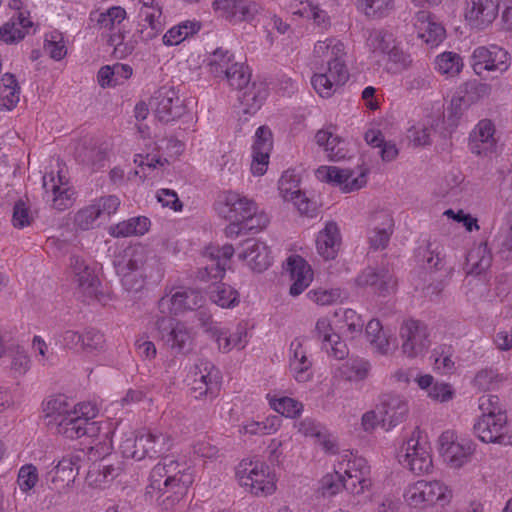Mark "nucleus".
Wrapping results in <instances>:
<instances>
[{
	"label": "nucleus",
	"instance_id": "obj_25",
	"mask_svg": "<svg viewBox=\"0 0 512 512\" xmlns=\"http://www.w3.org/2000/svg\"><path fill=\"white\" fill-rule=\"evenodd\" d=\"M492 263V254L487 242L480 243L471 249L466 256V272L470 275H480L485 272Z\"/></svg>",
	"mask_w": 512,
	"mask_h": 512
},
{
	"label": "nucleus",
	"instance_id": "obj_5",
	"mask_svg": "<svg viewBox=\"0 0 512 512\" xmlns=\"http://www.w3.org/2000/svg\"><path fill=\"white\" fill-rule=\"evenodd\" d=\"M236 476L240 485L256 496L272 494L276 489L274 476L263 463L243 460L236 469Z\"/></svg>",
	"mask_w": 512,
	"mask_h": 512
},
{
	"label": "nucleus",
	"instance_id": "obj_57",
	"mask_svg": "<svg viewBox=\"0 0 512 512\" xmlns=\"http://www.w3.org/2000/svg\"><path fill=\"white\" fill-rule=\"evenodd\" d=\"M125 17V9L120 6H114L100 13L97 23L101 28L112 29L116 24H120Z\"/></svg>",
	"mask_w": 512,
	"mask_h": 512
},
{
	"label": "nucleus",
	"instance_id": "obj_23",
	"mask_svg": "<svg viewBox=\"0 0 512 512\" xmlns=\"http://www.w3.org/2000/svg\"><path fill=\"white\" fill-rule=\"evenodd\" d=\"M369 474L370 467L368 466L366 459L362 457H355L353 460L348 461L345 475L351 483L352 481H355V484L357 485L356 494H362L371 487L372 481L368 477Z\"/></svg>",
	"mask_w": 512,
	"mask_h": 512
},
{
	"label": "nucleus",
	"instance_id": "obj_42",
	"mask_svg": "<svg viewBox=\"0 0 512 512\" xmlns=\"http://www.w3.org/2000/svg\"><path fill=\"white\" fill-rule=\"evenodd\" d=\"M422 262L426 268L439 270L444 265L443 248L436 242H428L427 246L419 251Z\"/></svg>",
	"mask_w": 512,
	"mask_h": 512
},
{
	"label": "nucleus",
	"instance_id": "obj_13",
	"mask_svg": "<svg viewBox=\"0 0 512 512\" xmlns=\"http://www.w3.org/2000/svg\"><path fill=\"white\" fill-rule=\"evenodd\" d=\"M377 409L378 413L381 415L382 426L386 430L403 423L409 412L407 401L403 397L395 394L382 395Z\"/></svg>",
	"mask_w": 512,
	"mask_h": 512
},
{
	"label": "nucleus",
	"instance_id": "obj_35",
	"mask_svg": "<svg viewBox=\"0 0 512 512\" xmlns=\"http://www.w3.org/2000/svg\"><path fill=\"white\" fill-rule=\"evenodd\" d=\"M201 28L200 22L185 21L169 29L162 38L166 46H173L180 44L188 36L197 33Z\"/></svg>",
	"mask_w": 512,
	"mask_h": 512
},
{
	"label": "nucleus",
	"instance_id": "obj_56",
	"mask_svg": "<svg viewBox=\"0 0 512 512\" xmlns=\"http://www.w3.org/2000/svg\"><path fill=\"white\" fill-rule=\"evenodd\" d=\"M93 206L101 219L109 218L118 210L120 199L115 195L102 196L93 202Z\"/></svg>",
	"mask_w": 512,
	"mask_h": 512
},
{
	"label": "nucleus",
	"instance_id": "obj_22",
	"mask_svg": "<svg viewBox=\"0 0 512 512\" xmlns=\"http://www.w3.org/2000/svg\"><path fill=\"white\" fill-rule=\"evenodd\" d=\"M317 251L325 260L334 259L341 245L340 230L336 222L329 221L316 239Z\"/></svg>",
	"mask_w": 512,
	"mask_h": 512
},
{
	"label": "nucleus",
	"instance_id": "obj_29",
	"mask_svg": "<svg viewBox=\"0 0 512 512\" xmlns=\"http://www.w3.org/2000/svg\"><path fill=\"white\" fill-rule=\"evenodd\" d=\"M43 412L45 419H47V425L56 427L59 425V422L72 412V407L68 403L66 396L58 395L47 400Z\"/></svg>",
	"mask_w": 512,
	"mask_h": 512
},
{
	"label": "nucleus",
	"instance_id": "obj_61",
	"mask_svg": "<svg viewBox=\"0 0 512 512\" xmlns=\"http://www.w3.org/2000/svg\"><path fill=\"white\" fill-rule=\"evenodd\" d=\"M479 409L482 411V416L506 414L499 397L491 394L479 398Z\"/></svg>",
	"mask_w": 512,
	"mask_h": 512
},
{
	"label": "nucleus",
	"instance_id": "obj_37",
	"mask_svg": "<svg viewBox=\"0 0 512 512\" xmlns=\"http://www.w3.org/2000/svg\"><path fill=\"white\" fill-rule=\"evenodd\" d=\"M209 297L218 306L228 308L238 303L239 293L224 283H215L209 288Z\"/></svg>",
	"mask_w": 512,
	"mask_h": 512
},
{
	"label": "nucleus",
	"instance_id": "obj_51",
	"mask_svg": "<svg viewBox=\"0 0 512 512\" xmlns=\"http://www.w3.org/2000/svg\"><path fill=\"white\" fill-rule=\"evenodd\" d=\"M358 8L369 17H382L392 8V0H357Z\"/></svg>",
	"mask_w": 512,
	"mask_h": 512
},
{
	"label": "nucleus",
	"instance_id": "obj_60",
	"mask_svg": "<svg viewBox=\"0 0 512 512\" xmlns=\"http://www.w3.org/2000/svg\"><path fill=\"white\" fill-rule=\"evenodd\" d=\"M101 219L93 206V204L79 210L74 217L75 225L81 230H89L93 228L94 222Z\"/></svg>",
	"mask_w": 512,
	"mask_h": 512
},
{
	"label": "nucleus",
	"instance_id": "obj_63",
	"mask_svg": "<svg viewBox=\"0 0 512 512\" xmlns=\"http://www.w3.org/2000/svg\"><path fill=\"white\" fill-rule=\"evenodd\" d=\"M38 481L37 468L33 465H25L20 468L17 482L22 491L31 490Z\"/></svg>",
	"mask_w": 512,
	"mask_h": 512
},
{
	"label": "nucleus",
	"instance_id": "obj_36",
	"mask_svg": "<svg viewBox=\"0 0 512 512\" xmlns=\"http://www.w3.org/2000/svg\"><path fill=\"white\" fill-rule=\"evenodd\" d=\"M491 92L490 85L480 83L477 81H468L460 89V100L463 101L464 107L468 108L470 105L488 97Z\"/></svg>",
	"mask_w": 512,
	"mask_h": 512
},
{
	"label": "nucleus",
	"instance_id": "obj_49",
	"mask_svg": "<svg viewBox=\"0 0 512 512\" xmlns=\"http://www.w3.org/2000/svg\"><path fill=\"white\" fill-rule=\"evenodd\" d=\"M145 436L149 438L147 457L156 458L170 449V439L166 434L160 432H149Z\"/></svg>",
	"mask_w": 512,
	"mask_h": 512
},
{
	"label": "nucleus",
	"instance_id": "obj_16",
	"mask_svg": "<svg viewBox=\"0 0 512 512\" xmlns=\"http://www.w3.org/2000/svg\"><path fill=\"white\" fill-rule=\"evenodd\" d=\"M498 11V0H466L465 18L477 29H484L492 24Z\"/></svg>",
	"mask_w": 512,
	"mask_h": 512
},
{
	"label": "nucleus",
	"instance_id": "obj_4",
	"mask_svg": "<svg viewBox=\"0 0 512 512\" xmlns=\"http://www.w3.org/2000/svg\"><path fill=\"white\" fill-rule=\"evenodd\" d=\"M451 497V490L444 483L437 480H419L410 484L404 492L405 501L414 508L436 503L444 506L450 501Z\"/></svg>",
	"mask_w": 512,
	"mask_h": 512
},
{
	"label": "nucleus",
	"instance_id": "obj_64",
	"mask_svg": "<svg viewBox=\"0 0 512 512\" xmlns=\"http://www.w3.org/2000/svg\"><path fill=\"white\" fill-rule=\"evenodd\" d=\"M340 291L338 289H315L307 293V297L318 305H330L340 298Z\"/></svg>",
	"mask_w": 512,
	"mask_h": 512
},
{
	"label": "nucleus",
	"instance_id": "obj_7",
	"mask_svg": "<svg viewBox=\"0 0 512 512\" xmlns=\"http://www.w3.org/2000/svg\"><path fill=\"white\" fill-rule=\"evenodd\" d=\"M155 117L161 122H171L185 113V105L174 87L159 88L149 101Z\"/></svg>",
	"mask_w": 512,
	"mask_h": 512
},
{
	"label": "nucleus",
	"instance_id": "obj_58",
	"mask_svg": "<svg viewBox=\"0 0 512 512\" xmlns=\"http://www.w3.org/2000/svg\"><path fill=\"white\" fill-rule=\"evenodd\" d=\"M272 132L267 126H260L255 133V142L252 146L253 152L266 156L272 150Z\"/></svg>",
	"mask_w": 512,
	"mask_h": 512
},
{
	"label": "nucleus",
	"instance_id": "obj_2",
	"mask_svg": "<svg viewBox=\"0 0 512 512\" xmlns=\"http://www.w3.org/2000/svg\"><path fill=\"white\" fill-rule=\"evenodd\" d=\"M223 76L232 88L240 92L238 99L245 114H253L260 109L268 95V89L265 83L250 82L251 73L248 66L234 62L225 70Z\"/></svg>",
	"mask_w": 512,
	"mask_h": 512
},
{
	"label": "nucleus",
	"instance_id": "obj_59",
	"mask_svg": "<svg viewBox=\"0 0 512 512\" xmlns=\"http://www.w3.org/2000/svg\"><path fill=\"white\" fill-rule=\"evenodd\" d=\"M82 338V350L86 352L101 350L105 343L104 335L95 328L86 329Z\"/></svg>",
	"mask_w": 512,
	"mask_h": 512
},
{
	"label": "nucleus",
	"instance_id": "obj_46",
	"mask_svg": "<svg viewBox=\"0 0 512 512\" xmlns=\"http://www.w3.org/2000/svg\"><path fill=\"white\" fill-rule=\"evenodd\" d=\"M314 54L324 62L338 55H344V45L334 38L318 41L314 46Z\"/></svg>",
	"mask_w": 512,
	"mask_h": 512
},
{
	"label": "nucleus",
	"instance_id": "obj_3",
	"mask_svg": "<svg viewBox=\"0 0 512 512\" xmlns=\"http://www.w3.org/2000/svg\"><path fill=\"white\" fill-rule=\"evenodd\" d=\"M155 259H147L146 250L142 246L128 247L116 256L114 267L118 275L128 272H145V276L154 282L161 280L163 272Z\"/></svg>",
	"mask_w": 512,
	"mask_h": 512
},
{
	"label": "nucleus",
	"instance_id": "obj_9",
	"mask_svg": "<svg viewBox=\"0 0 512 512\" xmlns=\"http://www.w3.org/2000/svg\"><path fill=\"white\" fill-rule=\"evenodd\" d=\"M473 430L484 443L511 444L506 414L481 416L474 424Z\"/></svg>",
	"mask_w": 512,
	"mask_h": 512
},
{
	"label": "nucleus",
	"instance_id": "obj_18",
	"mask_svg": "<svg viewBox=\"0 0 512 512\" xmlns=\"http://www.w3.org/2000/svg\"><path fill=\"white\" fill-rule=\"evenodd\" d=\"M495 125L490 119H482L469 135L470 151L478 156L492 152L497 143Z\"/></svg>",
	"mask_w": 512,
	"mask_h": 512
},
{
	"label": "nucleus",
	"instance_id": "obj_21",
	"mask_svg": "<svg viewBox=\"0 0 512 512\" xmlns=\"http://www.w3.org/2000/svg\"><path fill=\"white\" fill-rule=\"evenodd\" d=\"M402 458L399 460L400 463L415 474L427 473L432 468L431 456L414 437L407 441L406 453Z\"/></svg>",
	"mask_w": 512,
	"mask_h": 512
},
{
	"label": "nucleus",
	"instance_id": "obj_17",
	"mask_svg": "<svg viewBox=\"0 0 512 512\" xmlns=\"http://www.w3.org/2000/svg\"><path fill=\"white\" fill-rule=\"evenodd\" d=\"M84 460L85 455L83 451H77L63 456L55 468L48 473V477H50V481L54 485L53 488L58 489L64 486V483L68 485L74 482L79 473L81 463Z\"/></svg>",
	"mask_w": 512,
	"mask_h": 512
},
{
	"label": "nucleus",
	"instance_id": "obj_27",
	"mask_svg": "<svg viewBox=\"0 0 512 512\" xmlns=\"http://www.w3.org/2000/svg\"><path fill=\"white\" fill-rule=\"evenodd\" d=\"M31 26L32 22L22 12H18L16 17H12L0 28V38L7 44L16 43L25 37L26 29Z\"/></svg>",
	"mask_w": 512,
	"mask_h": 512
},
{
	"label": "nucleus",
	"instance_id": "obj_54",
	"mask_svg": "<svg viewBox=\"0 0 512 512\" xmlns=\"http://www.w3.org/2000/svg\"><path fill=\"white\" fill-rule=\"evenodd\" d=\"M204 366L203 371L199 370V382L204 385V390L200 391V396L213 393L218 389V371L210 363H202Z\"/></svg>",
	"mask_w": 512,
	"mask_h": 512
},
{
	"label": "nucleus",
	"instance_id": "obj_43",
	"mask_svg": "<svg viewBox=\"0 0 512 512\" xmlns=\"http://www.w3.org/2000/svg\"><path fill=\"white\" fill-rule=\"evenodd\" d=\"M120 464V461L116 457H112L106 450V455L102 457L97 465V472L101 479L96 478L95 481L100 484L112 481L121 471Z\"/></svg>",
	"mask_w": 512,
	"mask_h": 512
},
{
	"label": "nucleus",
	"instance_id": "obj_48",
	"mask_svg": "<svg viewBox=\"0 0 512 512\" xmlns=\"http://www.w3.org/2000/svg\"><path fill=\"white\" fill-rule=\"evenodd\" d=\"M83 429L81 437H88L92 439H101L103 438L104 445L101 447L103 450L109 451L111 448V441L109 440V435L111 433L108 426L105 427V431H102V425L100 422L87 420L84 418Z\"/></svg>",
	"mask_w": 512,
	"mask_h": 512
},
{
	"label": "nucleus",
	"instance_id": "obj_32",
	"mask_svg": "<svg viewBox=\"0 0 512 512\" xmlns=\"http://www.w3.org/2000/svg\"><path fill=\"white\" fill-rule=\"evenodd\" d=\"M20 87L15 76L11 73L3 75L0 81V107L8 110L19 102Z\"/></svg>",
	"mask_w": 512,
	"mask_h": 512
},
{
	"label": "nucleus",
	"instance_id": "obj_8",
	"mask_svg": "<svg viewBox=\"0 0 512 512\" xmlns=\"http://www.w3.org/2000/svg\"><path fill=\"white\" fill-rule=\"evenodd\" d=\"M159 337L175 354L187 353L191 349L192 338L187 327L171 317H161L156 321Z\"/></svg>",
	"mask_w": 512,
	"mask_h": 512
},
{
	"label": "nucleus",
	"instance_id": "obj_14",
	"mask_svg": "<svg viewBox=\"0 0 512 512\" xmlns=\"http://www.w3.org/2000/svg\"><path fill=\"white\" fill-rule=\"evenodd\" d=\"M204 297L202 294L192 288L177 290L170 297L165 296L159 300V309L161 312L166 310L177 315L187 310H195L202 307Z\"/></svg>",
	"mask_w": 512,
	"mask_h": 512
},
{
	"label": "nucleus",
	"instance_id": "obj_34",
	"mask_svg": "<svg viewBox=\"0 0 512 512\" xmlns=\"http://www.w3.org/2000/svg\"><path fill=\"white\" fill-rule=\"evenodd\" d=\"M418 19L423 25V27H421V30H423L420 34L421 38L431 46H437L441 43L445 37L444 27L441 24L432 21L429 13L425 11L418 13Z\"/></svg>",
	"mask_w": 512,
	"mask_h": 512
},
{
	"label": "nucleus",
	"instance_id": "obj_44",
	"mask_svg": "<svg viewBox=\"0 0 512 512\" xmlns=\"http://www.w3.org/2000/svg\"><path fill=\"white\" fill-rule=\"evenodd\" d=\"M134 162L142 171V175H140V171L136 170L135 175H139L143 180L151 175L150 172L154 171L157 165L163 167L168 164L166 158H162L157 154H137L135 155Z\"/></svg>",
	"mask_w": 512,
	"mask_h": 512
},
{
	"label": "nucleus",
	"instance_id": "obj_50",
	"mask_svg": "<svg viewBox=\"0 0 512 512\" xmlns=\"http://www.w3.org/2000/svg\"><path fill=\"white\" fill-rule=\"evenodd\" d=\"M236 6L233 20L238 22H251L263 10L261 4L253 0H238Z\"/></svg>",
	"mask_w": 512,
	"mask_h": 512
},
{
	"label": "nucleus",
	"instance_id": "obj_19",
	"mask_svg": "<svg viewBox=\"0 0 512 512\" xmlns=\"http://www.w3.org/2000/svg\"><path fill=\"white\" fill-rule=\"evenodd\" d=\"M286 270L290 274L293 283L290 286V295H300L310 284L313 271L308 263L299 255L290 256L287 259Z\"/></svg>",
	"mask_w": 512,
	"mask_h": 512
},
{
	"label": "nucleus",
	"instance_id": "obj_11",
	"mask_svg": "<svg viewBox=\"0 0 512 512\" xmlns=\"http://www.w3.org/2000/svg\"><path fill=\"white\" fill-rule=\"evenodd\" d=\"M257 204L236 192H226L217 202V211L220 216L229 221H243L255 213Z\"/></svg>",
	"mask_w": 512,
	"mask_h": 512
},
{
	"label": "nucleus",
	"instance_id": "obj_24",
	"mask_svg": "<svg viewBox=\"0 0 512 512\" xmlns=\"http://www.w3.org/2000/svg\"><path fill=\"white\" fill-rule=\"evenodd\" d=\"M375 281L381 282L380 295L390 293L396 285V280L386 268L376 270L368 267L356 279L357 284L363 287L372 286L376 283Z\"/></svg>",
	"mask_w": 512,
	"mask_h": 512
},
{
	"label": "nucleus",
	"instance_id": "obj_52",
	"mask_svg": "<svg viewBox=\"0 0 512 512\" xmlns=\"http://www.w3.org/2000/svg\"><path fill=\"white\" fill-rule=\"evenodd\" d=\"M270 404L276 412L289 418H296L303 409V405L300 402L290 397L273 399Z\"/></svg>",
	"mask_w": 512,
	"mask_h": 512
},
{
	"label": "nucleus",
	"instance_id": "obj_45",
	"mask_svg": "<svg viewBox=\"0 0 512 512\" xmlns=\"http://www.w3.org/2000/svg\"><path fill=\"white\" fill-rule=\"evenodd\" d=\"M80 290L89 298H97L100 281L94 270L89 267L75 276Z\"/></svg>",
	"mask_w": 512,
	"mask_h": 512
},
{
	"label": "nucleus",
	"instance_id": "obj_10",
	"mask_svg": "<svg viewBox=\"0 0 512 512\" xmlns=\"http://www.w3.org/2000/svg\"><path fill=\"white\" fill-rule=\"evenodd\" d=\"M472 60V67L477 75H482L484 71L501 74L510 66L508 52L497 45H491L489 48L477 47L473 51Z\"/></svg>",
	"mask_w": 512,
	"mask_h": 512
},
{
	"label": "nucleus",
	"instance_id": "obj_20",
	"mask_svg": "<svg viewBox=\"0 0 512 512\" xmlns=\"http://www.w3.org/2000/svg\"><path fill=\"white\" fill-rule=\"evenodd\" d=\"M239 257L246 260L252 270L263 272L271 265V257L265 243L255 239H248L242 244Z\"/></svg>",
	"mask_w": 512,
	"mask_h": 512
},
{
	"label": "nucleus",
	"instance_id": "obj_12",
	"mask_svg": "<svg viewBox=\"0 0 512 512\" xmlns=\"http://www.w3.org/2000/svg\"><path fill=\"white\" fill-rule=\"evenodd\" d=\"M315 174L318 180L341 186L346 193L362 188L367 182V171H362L359 176L352 178L353 170L341 169L335 166H321Z\"/></svg>",
	"mask_w": 512,
	"mask_h": 512
},
{
	"label": "nucleus",
	"instance_id": "obj_26",
	"mask_svg": "<svg viewBox=\"0 0 512 512\" xmlns=\"http://www.w3.org/2000/svg\"><path fill=\"white\" fill-rule=\"evenodd\" d=\"M290 369L295 374V378L299 382H305L309 379L308 370L311 368V361L308 360L303 350L302 342L294 339L290 344Z\"/></svg>",
	"mask_w": 512,
	"mask_h": 512
},
{
	"label": "nucleus",
	"instance_id": "obj_28",
	"mask_svg": "<svg viewBox=\"0 0 512 512\" xmlns=\"http://www.w3.org/2000/svg\"><path fill=\"white\" fill-rule=\"evenodd\" d=\"M475 451V445L471 441H463L462 443H450L449 446L443 448V456L453 468H461L470 461Z\"/></svg>",
	"mask_w": 512,
	"mask_h": 512
},
{
	"label": "nucleus",
	"instance_id": "obj_6",
	"mask_svg": "<svg viewBox=\"0 0 512 512\" xmlns=\"http://www.w3.org/2000/svg\"><path fill=\"white\" fill-rule=\"evenodd\" d=\"M338 55L326 61L327 69L324 73L315 74L311 83L321 97H330L349 78L348 70L342 57Z\"/></svg>",
	"mask_w": 512,
	"mask_h": 512
},
{
	"label": "nucleus",
	"instance_id": "obj_53",
	"mask_svg": "<svg viewBox=\"0 0 512 512\" xmlns=\"http://www.w3.org/2000/svg\"><path fill=\"white\" fill-rule=\"evenodd\" d=\"M232 60L233 55L230 54L229 51L223 50L222 48L216 49L209 62L211 72L216 77L223 76L225 74V70L231 67Z\"/></svg>",
	"mask_w": 512,
	"mask_h": 512
},
{
	"label": "nucleus",
	"instance_id": "obj_40",
	"mask_svg": "<svg viewBox=\"0 0 512 512\" xmlns=\"http://www.w3.org/2000/svg\"><path fill=\"white\" fill-rule=\"evenodd\" d=\"M371 369L369 361L362 358H355L347 360L342 368L341 372L350 381H361L364 380Z\"/></svg>",
	"mask_w": 512,
	"mask_h": 512
},
{
	"label": "nucleus",
	"instance_id": "obj_30",
	"mask_svg": "<svg viewBox=\"0 0 512 512\" xmlns=\"http://www.w3.org/2000/svg\"><path fill=\"white\" fill-rule=\"evenodd\" d=\"M376 217L383 220V227L375 226L368 236L370 249L375 251L382 250L387 246L393 227V219L387 212H379Z\"/></svg>",
	"mask_w": 512,
	"mask_h": 512
},
{
	"label": "nucleus",
	"instance_id": "obj_39",
	"mask_svg": "<svg viewBox=\"0 0 512 512\" xmlns=\"http://www.w3.org/2000/svg\"><path fill=\"white\" fill-rule=\"evenodd\" d=\"M83 424L84 417L70 412L55 428L58 434L67 439H78L81 438Z\"/></svg>",
	"mask_w": 512,
	"mask_h": 512
},
{
	"label": "nucleus",
	"instance_id": "obj_41",
	"mask_svg": "<svg viewBox=\"0 0 512 512\" xmlns=\"http://www.w3.org/2000/svg\"><path fill=\"white\" fill-rule=\"evenodd\" d=\"M367 44L372 52L387 55L392 45L396 43L392 33L385 30H372L367 38Z\"/></svg>",
	"mask_w": 512,
	"mask_h": 512
},
{
	"label": "nucleus",
	"instance_id": "obj_38",
	"mask_svg": "<svg viewBox=\"0 0 512 512\" xmlns=\"http://www.w3.org/2000/svg\"><path fill=\"white\" fill-rule=\"evenodd\" d=\"M435 65L441 74L455 76L461 71L463 61L459 54L448 51L436 57Z\"/></svg>",
	"mask_w": 512,
	"mask_h": 512
},
{
	"label": "nucleus",
	"instance_id": "obj_15",
	"mask_svg": "<svg viewBox=\"0 0 512 512\" xmlns=\"http://www.w3.org/2000/svg\"><path fill=\"white\" fill-rule=\"evenodd\" d=\"M400 337L403 340V352L409 357H416L429 346L426 327L419 321L404 322L400 328Z\"/></svg>",
	"mask_w": 512,
	"mask_h": 512
},
{
	"label": "nucleus",
	"instance_id": "obj_33",
	"mask_svg": "<svg viewBox=\"0 0 512 512\" xmlns=\"http://www.w3.org/2000/svg\"><path fill=\"white\" fill-rule=\"evenodd\" d=\"M149 438L145 434L134 436L133 434L123 440L120 444V451L125 458L140 461L147 457Z\"/></svg>",
	"mask_w": 512,
	"mask_h": 512
},
{
	"label": "nucleus",
	"instance_id": "obj_31",
	"mask_svg": "<svg viewBox=\"0 0 512 512\" xmlns=\"http://www.w3.org/2000/svg\"><path fill=\"white\" fill-rule=\"evenodd\" d=\"M150 221L146 217H133L122 221L109 228V233L113 237H128L131 235H143L148 231Z\"/></svg>",
	"mask_w": 512,
	"mask_h": 512
},
{
	"label": "nucleus",
	"instance_id": "obj_1",
	"mask_svg": "<svg viewBox=\"0 0 512 512\" xmlns=\"http://www.w3.org/2000/svg\"><path fill=\"white\" fill-rule=\"evenodd\" d=\"M192 475L170 456L162 458L150 473L147 494L155 497L159 506L168 510L179 502L192 484Z\"/></svg>",
	"mask_w": 512,
	"mask_h": 512
},
{
	"label": "nucleus",
	"instance_id": "obj_55",
	"mask_svg": "<svg viewBox=\"0 0 512 512\" xmlns=\"http://www.w3.org/2000/svg\"><path fill=\"white\" fill-rule=\"evenodd\" d=\"M51 182V202L55 209L64 210L66 209L70 203V197L72 192L68 188H64L58 183H56L55 177H50Z\"/></svg>",
	"mask_w": 512,
	"mask_h": 512
},
{
	"label": "nucleus",
	"instance_id": "obj_62",
	"mask_svg": "<svg viewBox=\"0 0 512 512\" xmlns=\"http://www.w3.org/2000/svg\"><path fill=\"white\" fill-rule=\"evenodd\" d=\"M269 223V218L264 212L258 213L257 210L255 213H252L248 218H244L242 221L243 229L246 234L258 233L263 230Z\"/></svg>",
	"mask_w": 512,
	"mask_h": 512
},
{
	"label": "nucleus",
	"instance_id": "obj_47",
	"mask_svg": "<svg viewBox=\"0 0 512 512\" xmlns=\"http://www.w3.org/2000/svg\"><path fill=\"white\" fill-rule=\"evenodd\" d=\"M322 487L331 495H334L337 492H339L342 487L345 488L346 490L351 491L354 494H356L357 490V485L355 484V481H352L351 483L348 478L346 479L338 472H335L334 474L331 475H326L322 479Z\"/></svg>",
	"mask_w": 512,
	"mask_h": 512
}]
</instances>
